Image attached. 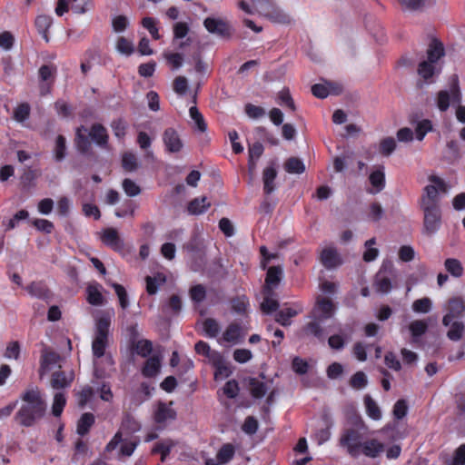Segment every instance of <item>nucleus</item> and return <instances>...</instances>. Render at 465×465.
Returning <instances> with one entry per match:
<instances>
[{
	"instance_id": "obj_1",
	"label": "nucleus",
	"mask_w": 465,
	"mask_h": 465,
	"mask_svg": "<svg viewBox=\"0 0 465 465\" xmlns=\"http://www.w3.org/2000/svg\"><path fill=\"white\" fill-rule=\"evenodd\" d=\"M21 407L15 415L16 422L23 427H33L42 420L46 412L47 404L38 387L25 390L21 395Z\"/></svg>"
},
{
	"instance_id": "obj_2",
	"label": "nucleus",
	"mask_w": 465,
	"mask_h": 465,
	"mask_svg": "<svg viewBox=\"0 0 465 465\" xmlns=\"http://www.w3.org/2000/svg\"><path fill=\"white\" fill-rule=\"evenodd\" d=\"M365 425L361 419H358L352 426L344 428L340 435L338 444L344 449L351 458L361 455V447L364 440Z\"/></svg>"
},
{
	"instance_id": "obj_3",
	"label": "nucleus",
	"mask_w": 465,
	"mask_h": 465,
	"mask_svg": "<svg viewBox=\"0 0 465 465\" xmlns=\"http://www.w3.org/2000/svg\"><path fill=\"white\" fill-rule=\"evenodd\" d=\"M254 12L264 16L272 23L290 24L291 17L278 7L272 0H252Z\"/></svg>"
},
{
	"instance_id": "obj_4",
	"label": "nucleus",
	"mask_w": 465,
	"mask_h": 465,
	"mask_svg": "<svg viewBox=\"0 0 465 465\" xmlns=\"http://www.w3.org/2000/svg\"><path fill=\"white\" fill-rule=\"evenodd\" d=\"M111 321L107 317H101L96 322L95 335L92 342V351L95 358H102L108 345V336Z\"/></svg>"
},
{
	"instance_id": "obj_5",
	"label": "nucleus",
	"mask_w": 465,
	"mask_h": 465,
	"mask_svg": "<svg viewBox=\"0 0 465 465\" xmlns=\"http://www.w3.org/2000/svg\"><path fill=\"white\" fill-rule=\"evenodd\" d=\"M423 212L422 233L427 236L435 234L441 226L440 207L427 206L420 207Z\"/></svg>"
},
{
	"instance_id": "obj_6",
	"label": "nucleus",
	"mask_w": 465,
	"mask_h": 465,
	"mask_svg": "<svg viewBox=\"0 0 465 465\" xmlns=\"http://www.w3.org/2000/svg\"><path fill=\"white\" fill-rule=\"evenodd\" d=\"M429 181L433 183L437 186L429 184L424 188V193L421 195L420 198V207H440L438 190L440 189L441 191H445L444 181L436 175H430L429 177Z\"/></svg>"
},
{
	"instance_id": "obj_7",
	"label": "nucleus",
	"mask_w": 465,
	"mask_h": 465,
	"mask_svg": "<svg viewBox=\"0 0 465 465\" xmlns=\"http://www.w3.org/2000/svg\"><path fill=\"white\" fill-rule=\"evenodd\" d=\"M100 240L113 251L123 253L125 251L124 241L121 238L118 231L113 227H107L100 232Z\"/></svg>"
},
{
	"instance_id": "obj_8",
	"label": "nucleus",
	"mask_w": 465,
	"mask_h": 465,
	"mask_svg": "<svg viewBox=\"0 0 465 465\" xmlns=\"http://www.w3.org/2000/svg\"><path fill=\"white\" fill-rule=\"evenodd\" d=\"M205 29L222 38H230L232 33L231 25L221 18L207 17L203 21Z\"/></svg>"
},
{
	"instance_id": "obj_9",
	"label": "nucleus",
	"mask_w": 465,
	"mask_h": 465,
	"mask_svg": "<svg viewBox=\"0 0 465 465\" xmlns=\"http://www.w3.org/2000/svg\"><path fill=\"white\" fill-rule=\"evenodd\" d=\"M311 321L305 323L301 329V334L303 337H314L320 342H324L326 339V332L322 327L324 321L315 318L312 315L309 316Z\"/></svg>"
},
{
	"instance_id": "obj_10",
	"label": "nucleus",
	"mask_w": 465,
	"mask_h": 465,
	"mask_svg": "<svg viewBox=\"0 0 465 465\" xmlns=\"http://www.w3.org/2000/svg\"><path fill=\"white\" fill-rule=\"evenodd\" d=\"M334 312L335 305L331 299L318 297L315 306L310 315L325 322L331 319L334 315Z\"/></svg>"
},
{
	"instance_id": "obj_11",
	"label": "nucleus",
	"mask_w": 465,
	"mask_h": 465,
	"mask_svg": "<svg viewBox=\"0 0 465 465\" xmlns=\"http://www.w3.org/2000/svg\"><path fill=\"white\" fill-rule=\"evenodd\" d=\"M173 404V401H169L168 403L159 401L157 403L156 409L153 412V420L155 423L162 425L167 420H174L176 419L177 413L172 407Z\"/></svg>"
},
{
	"instance_id": "obj_12",
	"label": "nucleus",
	"mask_w": 465,
	"mask_h": 465,
	"mask_svg": "<svg viewBox=\"0 0 465 465\" xmlns=\"http://www.w3.org/2000/svg\"><path fill=\"white\" fill-rule=\"evenodd\" d=\"M448 312L443 316L442 324L444 326H449L450 322L455 318H460L462 316L463 312L465 311V304L463 300L460 297H453L449 300Z\"/></svg>"
},
{
	"instance_id": "obj_13",
	"label": "nucleus",
	"mask_w": 465,
	"mask_h": 465,
	"mask_svg": "<svg viewBox=\"0 0 465 465\" xmlns=\"http://www.w3.org/2000/svg\"><path fill=\"white\" fill-rule=\"evenodd\" d=\"M163 143L170 153H178L183 144L177 131L172 127L165 129L163 134Z\"/></svg>"
},
{
	"instance_id": "obj_14",
	"label": "nucleus",
	"mask_w": 465,
	"mask_h": 465,
	"mask_svg": "<svg viewBox=\"0 0 465 465\" xmlns=\"http://www.w3.org/2000/svg\"><path fill=\"white\" fill-rule=\"evenodd\" d=\"M385 450V445L377 439L363 440L361 447V454L371 458H378Z\"/></svg>"
},
{
	"instance_id": "obj_15",
	"label": "nucleus",
	"mask_w": 465,
	"mask_h": 465,
	"mask_svg": "<svg viewBox=\"0 0 465 465\" xmlns=\"http://www.w3.org/2000/svg\"><path fill=\"white\" fill-rule=\"evenodd\" d=\"M88 135L99 147L103 149H106L108 147L109 135L106 128L103 124H92L88 132Z\"/></svg>"
},
{
	"instance_id": "obj_16",
	"label": "nucleus",
	"mask_w": 465,
	"mask_h": 465,
	"mask_svg": "<svg viewBox=\"0 0 465 465\" xmlns=\"http://www.w3.org/2000/svg\"><path fill=\"white\" fill-rule=\"evenodd\" d=\"M282 275L283 271L280 265L269 267L265 277V282L262 286V291H274L273 289L280 284Z\"/></svg>"
},
{
	"instance_id": "obj_17",
	"label": "nucleus",
	"mask_w": 465,
	"mask_h": 465,
	"mask_svg": "<svg viewBox=\"0 0 465 465\" xmlns=\"http://www.w3.org/2000/svg\"><path fill=\"white\" fill-rule=\"evenodd\" d=\"M417 73L423 83L429 84L434 82L433 76L440 73V68L436 64L424 60L419 64Z\"/></svg>"
},
{
	"instance_id": "obj_18",
	"label": "nucleus",
	"mask_w": 465,
	"mask_h": 465,
	"mask_svg": "<svg viewBox=\"0 0 465 465\" xmlns=\"http://www.w3.org/2000/svg\"><path fill=\"white\" fill-rule=\"evenodd\" d=\"M183 248L191 254L192 258L202 259L204 255V245L203 240L197 233H193L190 240L183 244Z\"/></svg>"
},
{
	"instance_id": "obj_19",
	"label": "nucleus",
	"mask_w": 465,
	"mask_h": 465,
	"mask_svg": "<svg viewBox=\"0 0 465 465\" xmlns=\"http://www.w3.org/2000/svg\"><path fill=\"white\" fill-rule=\"evenodd\" d=\"M27 292L35 298L48 302L52 299V292L47 286L41 282H33L25 287Z\"/></svg>"
},
{
	"instance_id": "obj_20",
	"label": "nucleus",
	"mask_w": 465,
	"mask_h": 465,
	"mask_svg": "<svg viewBox=\"0 0 465 465\" xmlns=\"http://www.w3.org/2000/svg\"><path fill=\"white\" fill-rule=\"evenodd\" d=\"M242 328L238 322H231L223 333L222 340L228 343H239L243 338Z\"/></svg>"
},
{
	"instance_id": "obj_21",
	"label": "nucleus",
	"mask_w": 465,
	"mask_h": 465,
	"mask_svg": "<svg viewBox=\"0 0 465 465\" xmlns=\"http://www.w3.org/2000/svg\"><path fill=\"white\" fill-rule=\"evenodd\" d=\"M87 128L81 125L76 129L74 143L78 152L82 154H87L91 150V142L89 135L86 134Z\"/></svg>"
},
{
	"instance_id": "obj_22",
	"label": "nucleus",
	"mask_w": 465,
	"mask_h": 465,
	"mask_svg": "<svg viewBox=\"0 0 465 465\" xmlns=\"http://www.w3.org/2000/svg\"><path fill=\"white\" fill-rule=\"evenodd\" d=\"M213 361H211L214 367V380H223L228 378L232 374V370L225 363L224 359L221 353H213Z\"/></svg>"
},
{
	"instance_id": "obj_23",
	"label": "nucleus",
	"mask_w": 465,
	"mask_h": 465,
	"mask_svg": "<svg viewBox=\"0 0 465 465\" xmlns=\"http://www.w3.org/2000/svg\"><path fill=\"white\" fill-rule=\"evenodd\" d=\"M320 261L327 269H332L341 264V258L335 248H324L320 255Z\"/></svg>"
},
{
	"instance_id": "obj_24",
	"label": "nucleus",
	"mask_w": 465,
	"mask_h": 465,
	"mask_svg": "<svg viewBox=\"0 0 465 465\" xmlns=\"http://www.w3.org/2000/svg\"><path fill=\"white\" fill-rule=\"evenodd\" d=\"M74 375L71 372L69 375L63 371H56L52 373L51 386L54 390H61L69 387L74 381Z\"/></svg>"
},
{
	"instance_id": "obj_25",
	"label": "nucleus",
	"mask_w": 465,
	"mask_h": 465,
	"mask_svg": "<svg viewBox=\"0 0 465 465\" xmlns=\"http://www.w3.org/2000/svg\"><path fill=\"white\" fill-rule=\"evenodd\" d=\"M369 181L373 189L368 190V193L375 194L382 191L385 187V173L383 166L379 167L377 170L371 173Z\"/></svg>"
},
{
	"instance_id": "obj_26",
	"label": "nucleus",
	"mask_w": 465,
	"mask_h": 465,
	"mask_svg": "<svg viewBox=\"0 0 465 465\" xmlns=\"http://www.w3.org/2000/svg\"><path fill=\"white\" fill-rule=\"evenodd\" d=\"M445 55V50L442 43L436 38H433L430 43L427 49L426 61L437 64V62Z\"/></svg>"
},
{
	"instance_id": "obj_27",
	"label": "nucleus",
	"mask_w": 465,
	"mask_h": 465,
	"mask_svg": "<svg viewBox=\"0 0 465 465\" xmlns=\"http://www.w3.org/2000/svg\"><path fill=\"white\" fill-rule=\"evenodd\" d=\"M102 285L99 283L89 284L86 288V300L93 306H101L104 303V298L102 294Z\"/></svg>"
},
{
	"instance_id": "obj_28",
	"label": "nucleus",
	"mask_w": 465,
	"mask_h": 465,
	"mask_svg": "<svg viewBox=\"0 0 465 465\" xmlns=\"http://www.w3.org/2000/svg\"><path fill=\"white\" fill-rule=\"evenodd\" d=\"M211 206L207 197L202 196L193 199L188 203L187 212L192 215H200Z\"/></svg>"
},
{
	"instance_id": "obj_29",
	"label": "nucleus",
	"mask_w": 465,
	"mask_h": 465,
	"mask_svg": "<svg viewBox=\"0 0 465 465\" xmlns=\"http://www.w3.org/2000/svg\"><path fill=\"white\" fill-rule=\"evenodd\" d=\"M263 300L261 303V310L263 313L271 314L276 312L279 308V302L274 298L275 292L274 291L267 292L262 291Z\"/></svg>"
},
{
	"instance_id": "obj_30",
	"label": "nucleus",
	"mask_w": 465,
	"mask_h": 465,
	"mask_svg": "<svg viewBox=\"0 0 465 465\" xmlns=\"http://www.w3.org/2000/svg\"><path fill=\"white\" fill-rule=\"evenodd\" d=\"M95 422V417L92 412H84L77 421L76 432L80 436H85L89 433L91 428Z\"/></svg>"
},
{
	"instance_id": "obj_31",
	"label": "nucleus",
	"mask_w": 465,
	"mask_h": 465,
	"mask_svg": "<svg viewBox=\"0 0 465 465\" xmlns=\"http://www.w3.org/2000/svg\"><path fill=\"white\" fill-rule=\"evenodd\" d=\"M277 176V171L272 166H268L263 170L262 173V182H263V191L265 194H271L274 189V181Z\"/></svg>"
},
{
	"instance_id": "obj_32",
	"label": "nucleus",
	"mask_w": 465,
	"mask_h": 465,
	"mask_svg": "<svg viewBox=\"0 0 465 465\" xmlns=\"http://www.w3.org/2000/svg\"><path fill=\"white\" fill-rule=\"evenodd\" d=\"M165 282L166 276L162 272H158L154 276H146L145 283L147 293L149 295H154L158 292L159 287L163 285Z\"/></svg>"
},
{
	"instance_id": "obj_33",
	"label": "nucleus",
	"mask_w": 465,
	"mask_h": 465,
	"mask_svg": "<svg viewBox=\"0 0 465 465\" xmlns=\"http://www.w3.org/2000/svg\"><path fill=\"white\" fill-rule=\"evenodd\" d=\"M302 310H295L291 307L283 308L277 312L275 315V322L283 327L290 326L292 324L291 319L297 316Z\"/></svg>"
},
{
	"instance_id": "obj_34",
	"label": "nucleus",
	"mask_w": 465,
	"mask_h": 465,
	"mask_svg": "<svg viewBox=\"0 0 465 465\" xmlns=\"http://www.w3.org/2000/svg\"><path fill=\"white\" fill-rule=\"evenodd\" d=\"M52 24L53 18L50 15H40L35 18V27L45 42H49L48 29Z\"/></svg>"
},
{
	"instance_id": "obj_35",
	"label": "nucleus",
	"mask_w": 465,
	"mask_h": 465,
	"mask_svg": "<svg viewBox=\"0 0 465 465\" xmlns=\"http://www.w3.org/2000/svg\"><path fill=\"white\" fill-rule=\"evenodd\" d=\"M160 368L161 362L159 358L156 356H153L145 361L142 369V374L144 377L153 378L157 375V373L160 371Z\"/></svg>"
},
{
	"instance_id": "obj_36",
	"label": "nucleus",
	"mask_w": 465,
	"mask_h": 465,
	"mask_svg": "<svg viewBox=\"0 0 465 465\" xmlns=\"http://www.w3.org/2000/svg\"><path fill=\"white\" fill-rule=\"evenodd\" d=\"M235 454V447L232 443H224L219 449L216 458L222 464L230 462Z\"/></svg>"
},
{
	"instance_id": "obj_37",
	"label": "nucleus",
	"mask_w": 465,
	"mask_h": 465,
	"mask_svg": "<svg viewBox=\"0 0 465 465\" xmlns=\"http://www.w3.org/2000/svg\"><path fill=\"white\" fill-rule=\"evenodd\" d=\"M248 383L251 394L253 398L261 399L265 396L268 388L263 381H261L256 378H250Z\"/></svg>"
},
{
	"instance_id": "obj_38",
	"label": "nucleus",
	"mask_w": 465,
	"mask_h": 465,
	"mask_svg": "<svg viewBox=\"0 0 465 465\" xmlns=\"http://www.w3.org/2000/svg\"><path fill=\"white\" fill-rule=\"evenodd\" d=\"M95 395V391L93 387L89 385L84 386L81 391H79L75 396L77 399L78 406L81 409H84L86 404L94 398Z\"/></svg>"
},
{
	"instance_id": "obj_39",
	"label": "nucleus",
	"mask_w": 465,
	"mask_h": 465,
	"mask_svg": "<svg viewBox=\"0 0 465 465\" xmlns=\"http://www.w3.org/2000/svg\"><path fill=\"white\" fill-rule=\"evenodd\" d=\"M284 170L288 173L301 174L304 173L305 165L298 157H290L284 163Z\"/></svg>"
},
{
	"instance_id": "obj_40",
	"label": "nucleus",
	"mask_w": 465,
	"mask_h": 465,
	"mask_svg": "<svg viewBox=\"0 0 465 465\" xmlns=\"http://www.w3.org/2000/svg\"><path fill=\"white\" fill-rule=\"evenodd\" d=\"M121 429L127 433L133 434L141 430V424L134 417L127 413L123 418Z\"/></svg>"
},
{
	"instance_id": "obj_41",
	"label": "nucleus",
	"mask_w": 465,
	"mask_h": 465,
	"mask_svg": "<svg viewBox=\"0 0 465 465\" xmlns=\"http://www.w3.org/2000/svg\"><path fill=\"white\" fill-rule=\"evenodd\" d=\"M446 271L453 277L460 278L463 275V266L461 262L455 258H448L444 262Z\"/></svg>"
},
{
	"instance_id": "obj_42",
	"label": "nucleus",
	"mask_w": 465,
	"mask_h": 465,
	"mask_svg": "<svg viewBox=\"0 0 465 465\" xmlns=\"http://www.w3.org/2000/svg\"><path fill=\"white\" fill-rule=\"evenodd\" d=\"M174 446L171 440L158 441L154 444L152 453L160 454L161 460L164 461L166 457L170 454L172 448Z\"/></svg>"
},
{
	"instance_id": "obj_43",
	"label": "nucleus",
	"mask_w": 465,
	"mask_h": 465,
	"mask_svg": "<svg viewBox=\"0 0 465 465\" xmlns=\"http://www.w3.org/2000/svg\"><path fill=\"white\" fill-rule=\"evenodd\" d=\"M232 309L240 315H244L250 305L249 299L245 295L236 296L231 300Z\"/></svg>"
},
{
	"instance_id": "obj_44",
	"label": "nucleus",
	"mask_w": 465,
	"mask_h": 465,
	"mask_svg": "<svg viewBox=\"0 0 465 465\" xmlns=\"http://www.w3.org/2000/svg\"><path fill=\"white\" fill-rule=\"evenodd\" d=\"M364 404L368 416L374 420H379L381 418V411L376 401L369 395L364 397Z\"/></svg>"
},
{
	"instance_id": "obj_45",
	"label": "nucleus",
	"mask_w": 465,
	"mask_h": 465,
	"mask_svg": "<svg viewBox=\"0 0 465 465\" xmlns=\"http://www.w3.org/2000/svg\"><path fill=\"white\" fill-rule=\"evenodd\" d=\"M69 9L71 8L74 13L82 15L94 7L93 0H68Z\"/></svg>"
},
{
	"instance_id": "obj_46",
	"label": "nucleus",
	"mask_w": 465,
	"mask_h": 465,
	"mask_svg": "<svg viewBox=\"0 0 465 465\" xmlns=\"http://www.w3.org/2000/svg\"><path fill=\"white\" fill-rule=\"evenodd\" d=\"M428 323L423 320H415L409 325V330L413 339H417L428 331Z\"/></svg>"
},
{
	"instance_id": "obj_47",
	"label": "nucleus",
	"mask_w": 465,
	"mask_h": 465,
	"mask_svg": "<svg viewBox=\"0 0 465 465\" xmlns=\"http://www.w3.org/2000/svg\"><path fill=\"white\" fill-rule=\"evenodd\" d=\"M60 360L58 353L54 351H43L40 361V369L45 371L49 369L51 365L56 364Z\"/></svg>"
},
{
	"instance_id": "obj_48",
	"label": "nucleus",
	"mask_w": 465,
	"mask_h": 465,
	"mask_svg": "<svg viewBox=\"0 0 465 465\" xmlns=\"http://www.w3.org/2000/svg\"><path fill=\"white\" fill-rule=\"evenodd\" d=\"M131 346L133 350H134L135 352L142 357H147L153 351V343L149 340L137 341Z\"/></svg>"
},
{
	"instance_id": "obj_49",
	"label": "nucleus",
	"mask_w": 465,
	"mask_h": 465,
	"mask_svg": "<svg viewBox=\"0 0 465 465\" xmlns=\"http://www.w3.org/2000/svg\"><path fill=\"white\" fill-rule=\"evenodd\" d=\"M450 330L447 332V337L453 341H458L461 339L464 331V324L461 322H451Z\"/></svg>"
},
{
	"instance_id": "obj_50",
	"label": "nucleus",
	"mask_w": 465,
	"mask_h": 465,
	"mask_svg": "<svg viewBox=\"0 0 465 465\" xmlns=\"http://www.w3.org/2000/svg\"><path fill=\"white\" fill-rule=\"evenodd\" d=\"M66 405V399L64 393L57 392L54 396L52 413L54 417H60Z\"/></svg>"
},
{
	"instance_id": "obj_51",
	"label": "nucleus",
	"mask_w": 465,
	"mask_h": 465,
	"mask_svg": "<svg viewBox=\"0 0 465 465\" xmlns=\"http://www.w3.org/2000/svg\"><path fill=\"white\" fill-rule=\"evenodd\" d=\"M36 170H34L31 167L25 169L24 173L20 177V182L23 189H29L33 187L35 185L34 181L36 179Z\"/></svg>"
},
{
	"instance_id": "obj_52",
	"label": "nucleus",
	"mask_w": 465,
	"mask_h": 465,
	"mask_svg": "<svg viewBox=\"0 0 465 465\" xmlns=\"http://www.w3.org/2000/svg\"><path fill=\"white\" fill-rule=\"evenodd\" d=\"M173 38L172 41L173 45L176 44V41L183 39L189 33L190 27L185 22H177L173 26Z\"/></svg>"
},
{
	"instance_id": "obj_53",
	"label": "nucleus",
	"mask_w": 465,
	"mask_h": 465,
	"mask_svg": "<svg viewBox=\"0 0 465 465\" xmlns=\"http://www.w3.org/2000/svg\"><path fill=\"white\" fill-rule=\"evenodd\" d=\"M30 112L31 108L29 104L22 103L14 110L13 118L18 123H23L29 118Z\"/></svg>"
},
{
	"instance_id": "obj_54",
	"label": "nucleus",
	"mask_w": 465,
	"mask_h": 465,
	"mask_svg": "<svg viewBox=\"0 0 465 465\" xmlns=\"http://www.w3.org/2000/svg\"><path fill=\"white\" fill-rule=\"evenodd\" d=\"M189 114L192 120L194 121L197 129L200 132L204 133L207 130V124L198 108L196 106H192L189 109Z\"/></svg>"
},
{
	"instance_id": "obj_55",
	"label": "nucleus",
	"mask_w": 465,
	"mask_h": 465,
	"mask_svg": "<svg viewBox=\"0 0 465 465\" xmlns=\"http://www.w3.org/2000/svg\"><path fill=\"white\" fill-rule=\"evenodd\" d=\"M194 350L197 354H200V355H203V356L208 358L210 362L212 361H213V358H214L213 353H220L217 351L212 350L210 345L203 341H197L194 345Z\"/></svg>"
},
{
	"instance_id": "obj_56",
	"label": "nucleus",
	"mask_w": 465,
	"mask_h": 465,
	"mask_svg": "<svg viewBox=\"0 0 465 465\" xmlns=\"http://www.w3.org/2000/svg\"><path fill=\"white\" fill-rule=\"evenodd\" d=\"M142 25L148 30L151 36L154 40H159L161 38V35L159 34V30L157 27V21L153 17H144L142 20Z\"/></svg>"
},
{
	"instance_id": "obj_57",
	"label": "nucleus",
	"mask_w": 465,
	"mask_h": 465,
	"mask_svg": "<svg viewBox=\"0 0 465 465\" xmlns=\"http://www.w3.org/2000/svg\"><path fill=\"white\" fill-rule=\"evenodd\" d=\"M349 383L355 390L363 389L368 383L367 376L363 371H359L351 377Z\"/></svg>"
},
{
	"instance_id": "obj_58",
	"label": "nucleus",
	"mask_w": 465,
	"mask_h": 465,
	"mask_svg": "<svg viewBox=\"0 0 465 465\" xmlns=\"http://www.w3.org/2000/svg\"><path fill=\"white\" fill-rule=\"evenodd\" d=\"M203 330L207 336L214 338L220 332V326L215 319L207 318L203 322Z\"/></svg>"
},
{
	"instance_id": "obj_59",
	"label": "nucleus",
	"mask_w": 465,
	"mask_h": 465,
	"mask_svg": "<svg viewBox=\"0 0 465 465\" xmlns=\"http://www.w3.org/2000/svg\"><path fill=\"white\" fill-rule=\"evenodd\" d=\"M122 166L127 172H134L138 167L137 157L133 153H124L122 157Z\"/></svg>"
},
{
	"instance_id": "obj_60",
	"label": "nucleus",
	"mask_w": 465,
	"mask_h": 465,
	"mask_svg": "<svg viewBox=\"0 0 465 465\" xmlns=\"http://www.w3.org/2000/svg\"><path fill=\"white\" fill-rule=\"evenodd\" d=\"M116 49L119 53L125 54L127 56L131 55L134 51V44L129 39L120 36L116 43Z\"/></svg>"
},
{
	"instance_id": "obj_61",
	"label": "nucleus",
	"mask_w": 465,
	"mask_h": 465,
	"mask_svg": "<svg viewBox=\"0 0 465 465\" xmlns=\"http://www.w3.org/2000/svg\"><path fill=\"white\" fill-rule=\"evenodd\" d=\"M432 130L431 121L429 119L421 120L418 123L415 128L416 138L422 141L425 135Z\"/></svg>"
},
{
	"instance_id": "obj_62",
	"label": "nucleus",
	"mask_w": 465,
	"mask_h": 465,
	"mask_svg": "<svg viewBox=\"0 0 465 465\" xmlns=\"http://www.w3.org/2000/svg\"><path fill=\"white\" fill-rule=\"evenodd\" d=\"M431 301L428 297L415 300L412 303V310L417 313H427L431 310Z\"/></svg>"
},
{
	"instance_id": "obj_63",
	"label": "nucleus",
	"mask_w": 465,
	"mask_h": 465,
	"mask_svg": "<svg viewBox=\"0 0 465 465\" xmlns=\"http://www.w3.org/2000/svg\"><path fill=\"white\" fill-rule=\"evenodd\" d=\"M396 149V142L392 137H386L380 142V153L383 156L391 155Z\"/></svg>"
},
{
	"instance_id": "obj_64",
	"label": "nucleus",
	"mask_w": 465,
	"mask_h": 465,
	"mask_svg": "<svg viewBox=\"0 0 465 465\" xmlns=\"http://www.w3.org/2000/svg\"><path fill=\"white\" fill-rule=\"evenodd\" d=\"M450 465H465V443L455 450Z\"/></svg>"
}]
</instances>
